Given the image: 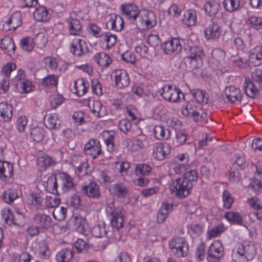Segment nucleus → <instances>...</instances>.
Wrapping results in <instances>:
<instances>
[{
    "label": "nucleus",
    "instance_id": "f257e3e1",
    "mask_svg": "<svg viewBox=\"0 0 262 262\" xmlns=\"http://www.w3.org/2000/svg\"><path fill=\"white\" fill-rule=\"evenodd\" d=\"M198 180L197 172L194 170H189L182 177L173 181L170 185V189L178 198H185L191 193Z\"/></svg>",
    "mask_w": 262,
    "mask_h": 262
},
{
    "label": "nucleus",
    "instance_id": "f03ea898",
    "mask_svg": "<svg viewBox=\"0 0 262 262\" xmlns=\"http://www.w3.org/2000/svg\"><path fill=\"white\" fill-rule=\"evenodd\" d=\"M255 254L253 245L245 242L235 246L232 250V258L235 262H248L253 259Z\"/></svg>",
    "mask_w": 262,
    "mask_h": 262
},
{
    "label": "nucleus",
    "instance_id": "7ed1b4c3",
    "mask_svg": "<svg viewBox=\"0 0 262 262\" xmlns=\"http://www.w3.org/2000/svg\"><path fill=\"white\" fill-rule=\"evenodd\" d=\"M204 57V53L203 49L196 46H193L189 48V53L184 58V60L190 68L194 70L202 67Z\"/></svg>",
    "mask_w": 262,
    "mask_h": 262
},
{
    "label": "nucleus",
    "instance_id": "20e7f679",
    "mask_svg": "<svg viewBox=\"0 0 262 262\" xmlns=\"http://www.w3.org/2000/svg\"><path fill=\"white\" fill-rule=\"evenodd\" d=\"M182 113L184 116L193 118L196 122L204 123L207 122V114L193 101L188 102L182 107Z\"/></svg>",
    "mask_w": 262,
    "mask_h": 262
},
{
    "label": "nucleus",
    "instance_id": "39448f33",
    "mask_svg": "<svg viewBox=\"0 0 262 262\" xmlns=\"http://www.w3.org/2000/svg\"><path fill=\"white\" fill-rule=\"evenodd\" d=\"M169 246L176 257H184L188 254L189 246L184 238H173L169 242Z\"/></svg>",
    "mask_w": 262,
    "mask_h": 262
},
{
    "label": "nucleus",
    "instance_id": "423d86ee",
    "mask_svg": "<svg viewBox=\"0 0 262 262\" xmlns=\"http://www.w3.org/2000/svg\"><path fill=\"white\" fill-rule=\"evenodd\" d=\"M161 96L165 100L173 102H180L185 99L184 94L179 89L170 84H166L162 88Z\"/></svg>",
    "mask_w": 262,
    "mask_h": 262
},
{
    "label": "nucleus",
    "instance_id": "0eeeda50",
    "mask_svg": "<svg viewBox=\"0 0 262 262\" xmlns=\"http://www.w3.org/2000/svg\"><path fill=\"white\" fill-rule=\"evenodd\" d=\"M156 24V18L154 13L143 9L140 12L136 25L137 27L149 29L154 27Z\"/></svg>",
    "mask_w": 262,
    "mask_h": 262
},
{
    "label": "nucleus",
    "instance_id": "6e6552de",
    "mask_svg": "<svg viewBox=\"0 0 262 262\" xmlns=\"http://www.w3.org/2000/svg\"><path fill=\"white\" fill-rule=\"evenodd\" d=\"M106 212L111 216L110 222L113 227L119 229L123 227V216L116 208L114 202L106 204Z\"/></svg>",
    "mask_w": 262,
    "mask_h": 262
},
{
    "label": "nucleus",
    "instance_id": "1a4fd4ad",
    "mask_svg": "<svg viewBox=\"0 0 262 262\" xmlns=\"http://www.w3.org/2000/svg\"><path fill=\"white\" fill-rule=\"evenodd\" d=\"M123 17L133 24H136L141 10L133 3L122 4L119 8Z\"/></svg>",
    "mask_w": 262,
    "mask_h": 262
},
{
    "label": "nucleus",
    "instance_id": "9d476101",
    "mask_svg": "<svg viewBox=\"0 0 262 262\" xmlns=\"http://www.w3.org/2000/svg\"><path fill=\"white\" fill-rule=\"evenodd\" d=\"M83 151L84 155L95 159L103 154L100 142L95 139H90L84 145Z\"/></svg>",
    "mask_w": 262,
    "mask_h": 262
},
{
    "label": "nucleus",
    "instance_id": "9b49d317",
    "mask_svg": "<svg viewBox=\"0 0 262 262\" xmlns=\"http://www.w3.org/2000/svg\"><path fill=\"white\" fill-rule=\"evenodd\" d=\"M69 49L73 55L77 57L83 56L89 52V48L85 40L79 37H76L72 40Z\"/></svg>",
    "mask_w": 262,
    "mask_h": 262
},
{
    "label": "nucleus",
    "instance_id": "f8f14e48",
    "mask_svg": "<svg viewBox=\"0 0 262 262\" xmlns=\"http://www.w3.org/2000/svg\"><path fill=\"white\" fill-rule=\"evenodd\" d=\"M163 52L169 55H176L182 49L180 40L178 38L171 37L161 43Z\"/></svg>",
    "mask_w": 262,
    "mask_h": 262
},
{
    "label": "nucleus",
    "instance_id": "ddd939ff",
    "mask_svg": "<svg viewBox=\"0 0 262 262\" xmlns=\"http://www.w3.org/2000/svg\"><path fill=\"white\" fill-rule=\"evenodd\" d=\"M222 32L221 27L219 24L211 19L204 29V36L207 40H217L221 36Z\"/></svg>",
    "mask_w": 262,
    "mask_h": 262
},
{
    "label": "nucleus",
    "instance_id": "4468645a",
    "mask_svg": "<svg viewBox=\"0 0 262 262\" xmlns=\"http://www.w3.org/2000/svg\"><path fill=\"white\" fill-rule=\"evenodd\" d=\"M81 192L90 198L98 199L100 196L99 185L93 180L89 179L81 185Z\"/></svg>",
    "mask_w": 262,
    "mask_h": 262
},
{
    "label": "nucleus",
    "instance_id": "2eb2a0df",
    "mask_svg": "<svg viewBox=\"0 0 262 262\" xmlns=\"http://www.w3.org/2000/svg\"><path fill=\"white\" fill-rule=\"evenodd\" d=\"M171 146L166 143L158 142L153 145L152 156L159 161L166 159L170 154Z\"/></svg>",
    "mask_w": 262,
    "mask_h": 262
},
{
    "label": "nucleus",
    "instance_id": "dca6fc26",
    "mask_svg": "<svg viewBox=\"0 0 262 262\" xmlns=\"http://www.w3.org/2000/svg\"><path fill=\"white\" fill-rule=\"evenodd\" d=\"M72 162L73 166L75 167V172L79 177L88 174L89 165L84 158L80 155H75L73 157Z\"/></svg>",
    "mask_w": 262,
    "mask_h": 262
},
{
    "label": "nucleus",
    "instance_id": "f3484780",
    "mask_svg": "<svg viewBox=\"0 0 262 262\" xmlns=\"http://www.w3.org/2000/svg\"><path fill=\"white\" fill-rule=\"evenodd\" d=\"M115 86L119 89H122L128 86L130 79L127 72L123 69L116 70L114 72Z\"/></svg>",
    "mask_w": 262,
    "mask_h": 262
},
{
    "label": "nucleus",
    "instance_id": "a211bd4d",
    "mask_svg": "<svg viewBox=\"0 0 262 262\" xmlns=\"http://www.w3.org/2000/svg\"><path fill=\"white\" fill-rule=\"evenodd\" d=\"M57 176V175L49 173L45 176L42 180V185L46 191L53 194L58 193Z\"/></svg>",
    "mask_w": 262,
    "mask_h": 262
},
{
    "label": "nucleus",
    "instance_id": "6ab92c4d",
    "mask_svg": "<svg viewBox=\"0 0 262 262\" xmlns=\"http://www.w3.org/2000/svg\"><path fill=\"white\" fill-rule=\"evenodd\" d=\"M90 84L88 80L83 78H78L75 80L71 91L78 97L83 96L89 91Z\"/></svg>",
    "mask_w": 262,
    "mask_h": 262
},
{
    "label": "nucleus",
    "instance_id": "aec40b11",
    "mask_svg": "<svg viewBox=\"0 0 262 262\" xmlns=\"http://www.w3.org/2000/svg\"><path fill=\"white\" fill-rule=\"evenodd\" d=\"M226 98L231 103L240 102L242 100V95L241 90L233 85L226 87L224 91Z\"/></svg>",
    "mask_w": 262,
    "mask_h": 262
},
{
    "label": "nucleus",
    "instance_id": "412c9836",
    "mask_svg": "<svg viewBox=\"0 0 262 262\" xmlns=\"http://www.w3.org/2000/svg\"><path fill=\"white\" fill-rule=\"evenodd\" d=\"M33 221L42 230H47L52 226L51 217L45 213H36L33 216Z\"/></svg>",
    "mask_w": 262,
    "mask_h": 262
},
{
    "label": "nucleus",
    "instance_id": "4be33fe9",
    "mask_svg": "<svg viewBox=\"0 0 262 262\" xmlns=\"http://www.w3.org/2000/svg\"><path fill=\"white\" fill-rule=\"evenodd\" d=\"M109 190L113 195L119 199L125 198L128 192L127 185L122 182H117L112 185Z\"/></svg>",
    "mask_w": 262,
    "mask_h": 262
},
{
    "label": "nucleus",
    "instance_id": "5701e85b",
    "mask_svg": "<svg viewBox=\"0 0 262 262\" xmlns=\"http://www.w3.org/2000/svg\"><path fill=\"white\" fill-rule=\"evenodd\" d=\"M20 194L18 187L16 185H12L11 187L4 191L2 198L5 203L11 204L19 197Z\"/></svg>",
    "mask_w": 262,
    "mask_h": 262
},
{
    "label": "nucleus",
    "instance_id": "b1692460",
    "mask_svg": "<svg viewBox=\"0 0 262 262\" xmlns=\"http://www.w3.org/2000/svg\"><path fill=\"white\" fill-rule=\"evenodd\" d=\"M13 164L0 160V180L6 181L13 176Z\"/></svg>",
    "mask_w": 262,
    "mask_h": 262
},
{
    "label": "nucleus",
    "instance_id": "393cba45",
    "mask_svg": "<svg viewBox=\"0 0 262 262\" xmlns=\"http://www.w3.org/2000/svg\"><path fill=\"white\" fill-rule=\"evenodd\" d=\"M67 28L70 35L78 36L82 32V26L79 19L70 17L67 20Z\"/></svg>",
    "mask_w": 262,
    "mask_h": 262
},
{
    "label": "nucleus",
    "instance_id": "a878e982",
    "mask_svg": "<svg viewBox=\"0 0 262 262\" xmlns=\"http://www.w3.org/2000/svg\"><path fill=\"white\" fill-rule=\"evenodd\" d=\"M110 19L107 23V25L110 26L112 30L117 32L121 31L123 28L124 21L123 18L116 14H111L109 15Z\"/></svg>",
    "mask_w": 262,
    "mask_h": 262
},
{
    "label": "nucleus",
    "instance_id": "bb28decb",
    "mask_svg": "<svg viewBox=\"0 0 262 262\" xmlns=\"http://www.w3.org/2000/svg\"><path fill=\"white\" fill-rule=\"evenodd\" d=\"M12 116V106L6 102L0 103V121L9 122Z\"/></svg>",
    "mask_w": 262,
    "mask_h": 262
},
{
    "label": "nucleus",
    "instance_id": "cd10ccee",
    "mask_svg": "<svg viewBox=\"0 0 262 262\" xmlns=\"http://www.w3.org/2000/svg\"><path fill=\"white\" fill-rule=\"evenodd\" d=\"M0 48L10 56L14 55L15 53V46L14 41L8 36H6L1 39Z\"/></svg>",
    "mask_w": 262,
    "mask_h": 262
},
{
    "label": "nucleus",
    "instance_id": "c85d7f7f",
    "mask_svg": "<svg viewBox=\"0 0 262 262\" xmlns=\"http://www.w3.org/2000/svg\"><path fill=\"white\" fill-rule=\"evenodd\" d=\"M249 60L254 66H259L262 63V47H257L251 49L249 53Z\"/></svg>",
    "mask_w": 262,
    "mask_h": 262
},
{
    "label": "nucleus",
    "instance_id": "c756f323",
    "mask_svg": "<svg viewBox=\"0 0 262 262\" xmlns=\"http://www.w3.org/2000/svg\"><path fill=\"white\" fill-rule=\"evenodd\" d=\"M21 14L20 12L16 11L11 15L4 25L8 26V30H15L21 25Z\"/></svg>",
    "mask_w": 262,
    "mask_h": 262
},
{
    "label": "nucleus",
    "instance_id": "7c9ffc66",
    "mask_svg": "<svg viewBox=\"0 0 262 262\" xmlns=\"http://www.w3.org/2000/svg\"><path fill=\"white\" fill-rule=\"evenodd\" d=\"M56 159L48 155L39 157L37 160V164L41 171L46 169L48 167L56 165Z\"/></svg>",
    "mask_w": 262,
    "mask_h": 262
},
{
    "label": "nucleus",
    "instance_id": "2f4dec72",
    "mask_svg": "<svg viewBox=\"0 0 262 262\" xmlns=\"http://www.w3.org/2000/svg\"><path fill=\"white\" fill-rule=\"evenodd\" d=\"M182 23L187 27L194 26L197 21V13L194 9L186 10L183 14Z\"/></svg>",
    "mask_w": 262,
    "mask_h": 262
},
{
    "label": "nucleus",
    "instance_id": "473e14b6",
    "mask_svg": "<svg viewBox=\"0 0 262 262\" xmlns=\"http://www.w3.org/2000/svg\"><path fill=\"white\" fill-rule=\"evenodd\" d=\"M33 15L35 19L37 21H47L51 17V14L48 10L42 6H39L35 9Z\"/></svg>",
    "mask_w": 262,
    "mask_h": 262
},
{
    "label": "nucleus",
    "instance_id": "72a5a7b5",
    "mask_svg": "<svg viewBox=\"0 0 262 262\" xmlns=\"http://www.w3.org/2000/svg\"><path fill=\"white\" fill-rule=\"evenodd\" d=\"M244 89L246 95L250 98H254L259 94L257 88L249 78H245Z\"/></svg>",
    "mask_w": 262,
    "mask_h": 262
},
{
    "label": "nucleus",
    "instance_id": "f704fd0d",
    "mask_svg": "<svg viewBox=\"0 0 262 262\" xmlns=\"http://www.w3.org/2000/svg\"><path fill=\"white\" fill-rule=\"evenodd\" d=\"M93 59L98 64L103 67H107L112 63L111 57L103 52L96 53L93 57Z\"/></svg>",
    "mask_w": 262,
    "mask_h": 262
},
{
    "label": "nucleus",
    "instance_id": "c9c22d12",
    "mask_svg": "<svg viewBox=\"0 0 262 262\" xmlns=\"http://www.w3.org/2000/svg\"><path fill=\"white\" fill-rule=\"evenodd\" d=\"M27 200L28 204L34 206L36 209L42 208L43 199L40 193L31 192L27 195Z\"/></svg>",
    "mask_w": 262,
    "mask_h": 262
},
{
    "label": "nucleus",
    "instance_id": "e433bc0d",
    "mask_svg": "<svg viewBox=\"0 0 262 262\" xmlns=\"http://www.w3.org/2000/svg\"><path fill=\"white\" fill-rule=\"evenodd\" d=\"M57 176L61 181L62 189L63 191L66 192L73 187V182L72 178L66 172H60Z\"/></svg>",
    "mask_w": 262,
    "mask_h": 262
},
{
    "label": "nucleus",
    "instance_id": "4c0bfd02",
    "mask_svg": "<svg viewBox=\"0 0 262 262\" xmlns=\"http://www.w3.org/2000/svg\"><path fill=\"white\" fill-rule=\"evenodd\" d=\"M248 204L252 207L256 211L254 213L255 216L258 220L261 221L262 219V213L259 211L262 206L260 204V200L256 197H252L247 200Z\"/></svg>",
    "mask_w": 262,
    "mask_h": 262
},
{
    "label": "nucleus",
    "instance_id": "58836bf2",
    "mask_svg": "<svg viewBox=\"0 0 262 262\" xmlns=\"http://www.w3.org/2000/svg\"><path fill=\"white\" fill-rule=\"evenodd\" d=\"M220 5L216 1H208L204 6L206 13L210 17L215 16L219 12Z\"/></svg>",
    "mask_w": 262,
    "mask_h": 262
},
{
    "label": "nucleus",
    "instance_id": "ea45409f",
    "mask_svg": "<svg viewBox=\"0 0 262 262\" xmlns=\"http://www.w3.org/2000/svg\"><path fill=\"white\" fill-rule=\"evenodd\" d=\"M73 257L72 250L69 248H64L57 253L56 259L57 262H69Z\"/></svg>",
    "mask_w": 262,
    "mask_h": 262
},
{
    "label": "nucleus",
    "instance_id": "a19ab883",
    "mask_svg": "<svg viewBox=\"0 0 262 262\" xmlns=\"http://www.w3.org/2000/svg\"><path fill=\"white\" fill-rule=\"evenodd\" d=\"M117 36L110 32L103 33L100 37V40L101 41L106 43V47L107 49H110L114 46L117 42Z\"/></svg>",
    "mask_w": 262,
    "mask_h": 262
},
{
    "label": "nucleus",
    "instance_id": "79ce46f5",
    "mask_svg": "<svg viewBox=\"0 0 262 262\" xmlns=\"http://www.w3.org/2000/svg\"><path fill=\"white\" fill-rule=\"evenodd\" d=\"M153 132L155 137L158 140H166L170 136L169 131L163 126L156 125Z\"/></svg>",
    "mask_w": 262,
    "mask_h": 262
},
{
    "label": "nucleus",
    "instance_id": "37998d69",
    "mask_svg": "<svg viewBox=\"0 0 262 262\" xmlns=\"http://www.w3.org/2000/svg\"><path fill=\"white\" fill-rule=\"evenodd\" d=\"M190 93L198 103L202 104L208 103V96L205 91L199 89H193L190 91Z\"/></svg>",
    "mask_w": 262,
    "mask_h": 262
},
{
    "label": "nucleus",
    "instance_id": "c03bdc74",
    "mask_svg": "<svg viewBox=\"0 0 262 262\" xmlns=\"http://www.w3.org/2000/svg\"><path fill=\"white\" fill-rule=\"evenodd\" d=\"M102 136L107 147V150L109 152H112L115 149L114 143L115 135L114 133L112 131H104Z\"/></svg>",
    "mask_w": 262,
    "mask_h": 262
},
{
    "label": "nucleus",
    "instance_id": "a18cd8bd",
    "mask_svg": "<svg viewBox=\"0 0 262 262\" xmlns=\"http://www.w3.org/2000/svg\"><path fill=\"white\" fill-rule=\"evenodd\" d=\"M15 86L17 91L21 94L28 93L31 92L34 88L32 83L27 79L16 82L15 83Z\"/></svg>",
    "mask_w": 262,
    "mask_h": 262
},
{
    "label": "nucleus",
    "instance_id": "49530a36",
    "mask_svg": "<svg viewBox=\"0 0 262 262\" xmlns=\"http://www.w3.org/2000/svg\"><path fill=\"white\" fill-rule=\"evenodd\" d=\"M19 46L23 51L30 52L34 48L35 42L32 37L26 36L21 39Z\"/></svg>",
    "mask_w": 262,
    "mask_h": 262
},
{
    "label": "nucleus",
    "instance_id": "de8ad7c7",
    "mask_svg": "<svg viewBox=\"0 0 262 262\" xmlns=\"http://www.w3.org/2000/svg\"><path fill=\"white\" fill-rule=\"evenodd\" d=\"M126 113L128 117L134 123L138 124L141 120V114L134 106L132 105L127 106Z\"/></svg>",
    "mask_w": 262,
    "mask_h": 262
},
{
    "label": "nucleus",
    "instance_id": "09e8293b",
    "mask_svg": "<svg viewBox=\"0 0 262 262\" xmlns=\"http://www.w3.org/2000/svg\"><path fill=\"white\" fill-rule=\"evenodd\" d=\"M72 225L73 228L78 232L83 233L85 231L84 229V220L80 216H75L71 218L70 221Z\"/></svg>",
    "mask_w": 262,
    "mask_h": 262
},
{
    "label": "nucleus",
    "instance_id": "8fccbe9b",
    "mask_svg": "<svg viewBox=\"0 0 262 262\" xmlns=\"http://www.w3.org/2000/svg\"><path fill=\"white\" fill-rule=\"evenodd\" d=\"M224 217L229 222H232L234 224L242 225L243 219L241 214L237 212L233 211L226 212Z\"/></svg>",
    "mask_w": 262,
    "mask_h": 262
},
{
    "label": "nucleus",
    "instance_id": "3c124183",
    "mask_svg": "<svg viewBox=\"0 0 262 262\" xmlns=\"http://www.w3.org/2000/svg\"><path fill=\"white\" fill-rule=\"evenodd\" d=\"M151 167L146 164L140 163L136 165L135 174L137 176H147L151 171Z\"/></svg>",
    "mask_w": 262,
    "mask_h": 262
},
{
    "label": "nucleus",
    "instance_id": "603ef678",
    "mask_svg": "<svg viewBox=\"0 0 262 262\" xmlns=\"http://www.w3.org/2000/svg\"><path fill=\"white\" fill-rule=\"evenodd\" d=\"M223 5L225 9L229 12H233L239 9V0H224Z\"/></svg>",
    "mask_w": 262,
    "mask_h": 262
},
{
    "label": "nucleus",
    "instance_id": "864d4df0",
    "mask_svg": "<svg viewBox=\"0 0 262 262\" xmlns=\"http://www.w3.org/2000/svg\"><path fill=\"white\" fill-rule=\"evenodd\" d=\"M226 230L225 225L221 223L207 232L208 238L211 239L219 236Z\"/></svg>",
    "mask_w": 262,
    "mask_h": 262
},
{
    "label": "nucleus",
    "instance_id": "5fc2aeb1",
    "mask_svg": "<svg viewBox=\"0 0 262 262\" xmlns=\"http://www.w3.org/2000/svg\"><path fill=\"white\" fill-rule=\"evenodd\" d=\"M90 108L93 113L98 117H101L104 115V111L102 108V104L99 100L93 101L89 104Z\"/></svg>",
    "mask_w": 262,
    "mask_h": 262
},
{
    "label": "nucleus",
    "instance_id": "6e6d98bb",
    "mask_svg": "<svg viewBox=\"0 0 262 262\" xmlns=\"http://www.w3.org/2000/svg\"><path fill=\"white\" fill-rule=\"evenodd\" d=\"M2 219L8 225L16 224L12 211L10 208L4 209L2 212Z\"/></svg>",
    "mask_w": 262,
    "mask_h": 262
},
{
    "label": "nucleus",
    "instance_id": "4d7b16f0",
    "mask_svg": "<svg viewBox=\"0 0 262 262\" xmlns=\"http://www.w3.org/2000/svg\"><path fill=\"white\" fill-rule=\"evenodd\" d=\"M30 136L35 141L40 142L43 139L45 130L42 127H34L31 129Z\"/></svg>",
    "mask_w": 262,
    "mask_h": 262
},
{
    "label": "nucleus",
    "instance_id": "13d9d810",
    "mask_svg": "<svg viewBox=\"0 0 262 262\" xmlns=\"http://www.w3.org/2000/svg\"><path fill=\"white\" fill-rule=\"evenodd\" d=\"M59 77L55 75H49L43 79L41 81V84L45 87H50L56 86L58 82Z\"/></svg>",
    "mask_w": 262,
    "mask_h": 262
},
{
    "label": "nucleus",
    "instance_id": "bf43d9fd",
    "mask_svg": "<svg viewBox=\"0 0 262 262\" xmlns=\"http://www.w3.org/2000/svg\"><path fill=\"white\" fill-rule=\"evenodd\" d=\"M222 199L224 203V207L226 209H230L234 202V198L227 190H225L223 191Z\"/></svg>",
    "mask_w": 262,
    "mask_h": 262
},
{
    "label": "nucleus",
    "instance_id": "052dcab7",
    "mask_svg": "<svg viewBox=\"0 0 262 262\" xmlns=\"http://www.w3.org/2000/svg\"><path fill=\"white\" fill-rule=\"evenodd\" d=\"M60 203V199L57 196L54 195L47 196L45 201V205L47 208L57 207Z\"/></svg>",
    "mask_w": 262,
    "mask_h": 262
},
{
    "label": "nucleus",
    "instance_id": "680f3d73",
    "mask_svg": "<svg viewBox=\"0 0 262 262\" xmlns=\"http://www.w3.org/2000/svg\"><path fill=\"white\" fill-rule=\"evenodd\" d=\"M58 116L55 113L51 114L48 117L46 125L47 128L52 129L57 128V125H59L60 121Z\"/></svg>",
    "mask_w": 262,
    "mask_h": 262
},
{
    "label": "nucleus",
    "instance_id": "e2e57ef3",
    "mask_svg": "<svg viewBox=\"0 0 262 262\" xmlns=\"http://www.w3.org/2000/svg\"><path fill=\"white\" fill-rule=\"evenodd\" d=\"M50 106L52 108H56L61 105L64 100V98L61 94H54L50 97Z\"/></svg>",
    "mask_w": 262,
    "mask_h": 262
},
{
    "label": "nucleus",
    "instance_id": "0e129e2a",
    "mask_svg": "<svg viewBox=\"0 0 262 262\" xmlns=\"http://www.w3.org/2000/svg\"><path fill=\"white\" fill-rule=\"evenodd\" d=\"M91 233L93 236L97 238H101L105 236L107 232L104 226L97 225L92 228Z\"/></svg>",
    "mask_w": 262,
    "mask_h": 262
},
{
    "label": "nucleus",
    "instance_id": "69168bd1",
    "mask_svg": "<svg viewBox=\"0 0 262 262\" xmlns=\"http://www.w3.org/2000/svg\"><path fill=\"white\" fill-rule=\"evenodd\" d=\"M208 252L223 255L224 248L221 242L219 240L214 241L210 245Z\"/></svg>",
    "mask_w": 262,
    "mask_h": 262
},
{
    "label": "nucleus",
    "instance_id": "338daca9",
    "mask_svg": "<svg viewBox=\"0 0 262 262\" xmlns=\"http://www.w3.org/2000/svg\"><path fill=\"white\" fill-rule=\"evenodd\" d=\"M67 212V208L64 207H61L60 208L55 209L52 212V214L56 220L62 221L66 219Z\"/></svg>",
    "mask_w": 262,
    "mask_h": 262
},
{
    "label": "nucleus",
    "instance_id": "774afa93",
    "mask_svg": "<svg viewBox=\"0 0 262 262\" xmlns=\"http://www.w3.org/2000/svg\"><path fill=\"white\" fill-rule=\"evenodd\" d=\"M127 146L132 151H137L144 147V144L140 139L135 138L129 141Z\"/></svg>",
    "mask_w": 262,
    "mask_h": 262
}]
</instances>
